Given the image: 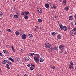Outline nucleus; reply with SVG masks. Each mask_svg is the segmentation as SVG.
<instances>
[{"mask_svg":"<svg viewBox=\"0 0 76 76\" xmlns=\"http://www.w3.org/2000/svg\"><path fill=\"white\" fill-rule=\"evenodd\" d=\"M39 55L38 54H35L34 55V59L36 63H39Z\"/></svg>","mask_w":76,"mask_h":76,"instance_id":"obj_1","label":"nucleus"},{"mask_svg":"<svg viewBox=\"0 0 76 76\" xmlns=\"http://www.w3.org/2000/svg\"><path fill=\"white\" fill-rule=\"evenodd\" d=\"M59 26L60 27V28L61 31H67V27H66L65 26H63V25L62 24H59Z\"/></svg>","mask_w":76,"mask_h":76,"instance_id":"obj_2","label":"nucleus"},{"mask_svg":"<svg viewBox=\"0 0 76 76\" xmlns=\"http://www.w3.org/2000/svg\"><path fill=\"white\" fill-rule=\"evenodd\" d=\"M45 46L46 48H50L51 47V45L48 43H45Z\"/></svg>","mask_w":76,"mask_h":76,"instance_id":"obj_3","label":"nucleus"},{"mask_svg":"<svg viewBox=\"0 0 76 76\" xmlns=\"http://www.w3.org/2000/svg\"><path fill=\"white\" fill-rule=\"evenodd\" d=\"M70 34L72 36H74V35H76V32L73 30H71L70 32Z\"/></svg>","mask_w":76,"mask_h":76,"instance_id":"obj_4","label":"nucleus"},{"mask_svg":"<svg viewBox=\"0 0 76 76\" xmlns=\"http://www.w3.org/2000/svg\"><path fill=\"white\" fill-rule=\"evenodd\" d=\"M37 10L39 13H41L42 12V9L41 8H38L37 9Z\"/></svg>","mask_w":76,"mask_h":76,"instance_id":"obj_5","label":"nucleus"},{"mask_svg":"<svg viewBox=\"0 0 76 76\" xmlns=\"http://www.w3.org/2000/svg\"><path fill=\"white\" fill-rule=\"evenodd\" d=\"M59 48L60 50H64V47L63 45H60L59 47Z\"/></svg>","mask_w":76,"mask_h":76,"instance_id":"obj_6","label":"nucleus"},{"mask_svg":"<svg viewBox=\"0 0 76 76\" xmlns=\"http://www.w3.org/2000/svg\"><path fill=\"white\" fill-rule=\"evenodd\" d=\"M21 37H22V39H26V35L24 34L22 35Z\"/></svg>","mask_w":76,"mask_h":76,"instance_id":"obj_7","label":"nucleus"},{"mask_svg":"<svg viewBox=\"0 0 76 76\" xmlns=\"http://www.w3.org/2000/svg\"><path fill=\"white\" fill-rule=\"evenodd\" d=\"M19 60H20V59L19 58L16 57L15 58V60L16 62H19Z\"/></svg>","mask_w":76,"mask_h":76,"instance_id":"obj_8","label":"nucleus"},{"mask_svg":"<svg viewBox=\"0 0 76 76\" xmlns=\"http://www.w3.org/2000/svg\"><path fill=\"white\" fill-rule=\"evenodd\" d=\"M49 51H50V52L51 53L52 52V51H54V49L53 48H50L49 49Z\"/></svg>","mask_w":76,"mask_h":76,"instance_id":"obj_9","label":"nucleus"},{"mask_svg":"<svg viewBox=\"0 0 76 76\" xmlns=\"http://www.w3.org/2000/svg\"><path fill=\"white\" fill-rule=\"evenodd\" d=\"M26 12L25 11L22 12L21 13V16H23V15H24V16H26Z\"/></svg>","mask_w":76,"mask_h":76,"instance_id":"obj_10","label":"nucleus"},{"mask_svg":"<svg viewBox=\"0 0 76 76\" xmlns=\"http://www.w3.org/2000/svg\"><path fill=\"white\" fill-rule=\"evenodd\" d=\"M50 7V5H49V4L48 3H47L45 4V7L46 8L48 9V8H49V7Z\"/></svg>","mask_w":76,"mask_h":76,"instance_id":"obj_11","label":"nucleus"},{"mask_svg":"<svg viewBox=\"0 0 76 76\" xmlns=\"http://www.w3.org/2000/svg\"><path fill=\"white\" fill-rule=\"evenodd\" d=\"M69 69H73V66L71 65H69Z\"/></svg>","mask_w":76,"mask_h":76,"instance_id":"obj_12","label":"nucleus"},{"mask_svg":"<svg viewBox=\"0 0 76 76\" xmlns=\"http://www.w3.org/2000/svg\"><path fill=\"white\" fill-rule=\"evenodd\" d=\"M51 9H56L57 8V6H56L54 5H53V7H51Z\"/></svg>","mask_w":76,"mask_h":76,"instance_id":"obj_13","label":"nucleus"},{"mask_svg":"<svg viewBox=\"0 0 76 76\" xmlns=\"http://www.w3.org/2000/svg\"><path fill=\"white\" fill-rule=\"evenodd\" d=\"M6 62H7V60H5L3 61L2 63L4 64H6Z\"/></svg>","mask_w":76,"mask_h":76,"instance_id":"obj_14","label":"nucleus"},{"mask_svg":"<svg viewBox=\"0 0 76 76\" xmlns=\"http://www.w3.org/2000/svg\"><path fill=\"white\" fill-rule=\"evenodd\" d=\"M34 53H29L28 55H29V56H34Z\"/></svg>","mask_w":76,"mask_h":76,"instance_id":"obj_15","label":"nucleus"},{"mask_svg":"<svg viewBox=\"0 0 76 76\" xmlns=\"http://www.w3.org/2000/svg\"><path fill=\"white\" fill-rule=\"evenodd\" d=\"M15 34L16 35L18 36V35H19V34H20V33H19V31H16L15 32Z\"/></svg>","mask_w":76,"mask_h":76,"instance_id":"obj_16","label":"nucleus"},{"mask_svg":"<svg viewBox=\"0 0 76 76\" xmlns=\"http://www.w3.org/2000/svg\"><path fill=\"white\" fill-rule=\"evenodd\" d=\"M57 38L58 39H61V36L60 34H58L57 36Z\"/></svg>","mask_w":76,"mask_h":76,"instance_id":"obj_17","label":"nucleus"},{"mask_svg":"<svg viewBox=\"0 0 76 76\" xmlns=\"http://www.w3.org/2000/svg\"><path fill=\"white\" fill-rule=\"evenodd\" d=\"M10 60H11V61L12 63H13V62H14V60L12 58V57H10Z\"/></svg>","mask_w":76,"mask_h":76,"instance_id":"obj_18","label":"nucleus"},{"mask_svg":"<svg viewBox=\"0 0 76 76\" xmlns=\"http://www.w3.org/2000/svg\"><path fill=\"white\" fill-rule=\"evenodd\" d=\"M44 61V60L42 58H40V62H43Z\"/></svg>","mask_w":76,"mask_h":76,"instance_id":"obj_19","label":"nucleus"},{"mask_svg":"<svg viewBox=\"0 0 76 76\" xmlns=\"http://www.w3.org/2000/svg\"><path fill=\"white\" fill-rule=\"evenodd\" d=\"M24 18L25 19H28L29 18V17H28L27 16V15H26L24 17Z\"/></svg>","mask_w":76,"mask_h":76,"instance_id":"obj_20","label":"nucleus"},{"mask_svg":"<svg viewBox=\"0 0 76 76\" xmlns=\"http://www.w3.org/2000/svg\"><path fill=\"white\" fill-rule=\"evenodd\" d=\"M64 9L65 10H66V11H67L68 10H69V7H67L66 6L64 8Z\"/></svg>","mask_w":76,"mask_h":76,"instance_id":"obj_21","label":"nucleus"},{"mask_svg":"<svg viewBox=\"0 0 76 76\" xmlns=\"http://www.w3.org/2000/svg\"><path fill=\"white\" fill-rule=\"evenodd\" d=\"M8 69H10V66H9V65L8 64H6V65Z\"/></svg>","mask_w":76,"mask_h":76,"instance_id":"obj_22","label":"nucleus"},{"mask_svg":"<svg viewBox=\"0 0 76 76\" xmlns=\"http://www.w3.org/2000/svg\"><path fill=\"white\" fill-rule=\"evenodd\" d=\"M7 63L9 64H10V66H12V62L9 61H7Z\"/></svg>","mask_w":76,"mask_h":76,"instance_id":"obj_23","label":"nucleus"},{"mask_svg":"<svg viewBox=\"0 0 76 76\" xmlns=\"http://www.w3.org/2000/svg\"><path fill=\"white\" fill-rule=\"evenodd\" d=\"M28 36H29V37H30L31 38H32L33 37V36L31 34H28Z\"/></svg>","mask_w":76,"mask_h":76,"instance_id":"obj_24","label":"nucleus"},{"mask_svg":"<svg viewBox=\"0 0 76 76\" xmlns=\"http://www.w3.org/2000/svg\"><path fill=\"white\" fill-rule=\"evenodd\" d=\"M11 48L12 50L13 51L14 53H15V49L14 48H13V46H12Z\"/></svg>","mask_w":76,"mask_h":76,"instance_id":"obj_25","label":"nucleus"},{"mask_svg":"<svg viewBox=\"0 0 76 76\" xmlns=\"http://www.w3.org/2000/svg\"><path fill=\"white\" fill-rule=\"evenodd\" d=\"M38 22L39 23H41L42 22V20L41 19H38Z\"/></svg>","mask_w":76,"mask_h":76,"instance_id":"obj_26","label":"nucleus"},{"mask_svg":"<svg viewBox=\"0 0 76 76\" xmlns=\"http://www.w3.org/2000/svg\"><path fill=\"white\" fill-rule=\"evenodd\" d=\"M7 31H8V32H11V31H12V30H11L7 28Z\"/></svg>","mask_w":76,"mask_h":76,"instance_id":"obj_27","label":"nucleus"},{"mask_svg":"<svg viewBox=\"0 0 76 76\" xmlns=\"http://www.w3.org/2000/svg\"><path fill=\"white\" fill-rule=\"evenodd\" d=\"M52 35L53 36H54V35H56V33L54 32H52Z\"/></svg>","mask_w":76,"mask_h":76,"instance_id":"obj_28","label":"nucleus"},{"mask_svg":"<svg viewBox=\"0 0 76 76\" xmlns=\"http://www.w3.org/2000/svg\"><path fill=\"white\" fill-rule=\"evenodd\" d=\"M34 67L32 66H31L30 68V70H34Z\"/></svg>","mask_w":76,"mask_h":76,"instance_id":"obj_29","label":"nucleus"},{"mask_svg":"<svg viewBox=\"0 0 76 76\" xmlns=\"http://www.w3.org/2000/svg\"><path fill=\"white\" fill-rule=\"evenodd\" d=\"M3 15V12L1 11H0V16H1Z\"/></svg>","mask_w":76,"mask_h":76,"instance_id":"obj_30","label":"nucleus"},{"mask_svg":"<svg viewBox=\"0 0 76 76\" xmlns=\"http://www.w3.org/2000/svg\"><path fill=\"white\" fill-rule=\"evenodd\" d=\"M14 17L16 19L17 18H18V16L16 15H15L14 16Z\"/></svg>","mask_w":76,"mask_h":76,"instance_id":"obj_31","label":"nucleus"},{"mask_svg":"<svg viewBox=\"0 0 76 76\" xmlns=\"http://www.w3.org/2000/svg\"><path fill=\"white\" fill-rule=\"evenodd\" d=\"M70 64H71V65H72V66H73L74 64H73V62L71 61L70 62Z\"/></svg>","mask_w":76,"mask_h":76,"instance_id":"obj_32","label":"nucleus"},{"mask_svg":"<svg viewBox=\"0 0 76 76\" xmlns=\"http://www.w3.org/2000/svg\"><path fill=\"white\" fill-rule=\"evenodd\" d=\"M51 68H52V69H54V70H56V67L54 66H53V67Z\"/></svg>","mask_w":76,"mask_h":76,"instance_id":"obj_33","label":"nucleus"},{"mask_svg":"<svg viewBox=\"0 0 76 76\" xmlns=\"http://www.w3.org/2000/svg\"><path fill=\"white\" fill-rule=\"evenodd\" d=\"M69 20H72V16H69Z\"/></svg>","mask_w":76,"mask_h":76,"instance_id":"obj_34","label":"nucleus"},{"mask_svg":"<svg viewBox=\"0 0 76 76\" xmlns=\"http://www.w3.org/2000/svg\"><path fill=\"white\" fill-rule=\"evenodd\" d=\"M25 60L26 61H29V59L28 58H25Z\"/></svg>","mask_w":76,"mask_h":76,"instance_id":"obj_35","label":"nucleus"},{"mask_svg":"<svg viewBox=\"0 0 76 76\" xmlns=\"http://www.w3.org/2000/svg\"><path fill=\"white\" fill-rule=\"evenodd\" d=\"M26 15H27L28 14L29 15L30 14L29 12H28V11H27V12H26Z\"/></svg>","mask_w":76,"mask_h":76,"instance_id":"obj_36","label":"nucleus"},{"mask_svg":"<svg viewBox=\"0 0 76 76\" xmlns=\"http://www.w3.org/2000/svg\"><path fill=\"white\" fill-rule=\"evenodd\" d=\"M54 47V50H57V47L56 46H55Z\"/></svg>","mask_w":76,"mask_h":76,"instance_id":"obj_37","label":"nucleus"},{"mask_svg":"<svg viewBox=\"0 0 76 76\" xmlns=\"http://www.w3.org/2000/svg\"><path fill=\"white\" fill-rule=\"evenodd\" d=\"M63 3L65 4H66V0H64L63 1Z\"/></svg>","mask_w":76,"mask_h":76,"instance_id":"obj_38","label":"nucleus"},{"mask_svg":"<svg viewBox=\"0 0 76 76\" xmlns=\"http://www.w3.org/2000/svg\"><path fill=\"white\" fill-rule=\"evenodd\" d=\"M0 56L1 57V56H3V54L1 52H0Z\"/></svg>","mask_w":76,"mask_h":76,"instance_id":"obj_39","label":"nucleus"},{"mask_svg":"<svg viewBox=\"0 0 76 76\" xmlns=\"http://www.w3.org/2000/svg\"><path fill=\"white\" fill-rule=\"evenodd\" d=\"M31 66H32V67H35V66L34 64H31Z\"/></svg>","mask_w":76,"mask_h":76,"instance_id":"obj_40","label":"nucleus"},{"mask_svg":"<svg viewBox=\"0 0 76 76\" xmlns=\"http://www.w3.org/2000/svg\"><path fill=\"white\" fill-rule=\"evenodd\" d=\"M61 51H60V53H63V50H61Z\"/></svg>","mask_w":76,"mask_h":76,"instance_id":"obj_41","label":"nucleus"},{"mask_svg":"<svg viewBox=\"0 0 76 76\" xmlns=\"http://www.w3.org/2000/svg\"><path fill=\"white\" fill-rule=\"evenodd\" d=\"M73 30L74 31H76V27H75L73 28Z\"/></svg>","mask_w":76,"mask_h":76,"instance_id":"obj_42","label":"nucleus"},{"mask_svg":"<svg viewBox=\"0 0 76 76\" xmlns=\"http://www.w3.org/2000/svg\"><path fill=\"white\" fill-rule=\"evenodd\" d=\"M34 31L35 32H36V31H37V28H35Z\"/></svg>","mask_w":76,"mask_h":76,"instance_id":"obj_43","label":"nucleus"},{"mask_svg":"<svg viewBox=\"0 0 76 76\" xmlns=\"http://www.w3.org/2000/svg\"><path fill=\"white\" fill-rule=\"evenodd\" d=\"M31 66V65L30 64H28L27 65V66L28 67H29Z\"/></svg>","mask_w":76,"mask_h":76,"instance_id":"obj_44","label":"nucleus"},{"mask_svg":"<svg viewBox=\"0 0 76 76\" xmlns=\"http://www.w3.org/2000/svg\"><path fill=\"white\" fill-rule=\"evenodd\" d=\"M71 25H73V23L72 22H71Z\"/></svg>","mask_w":76,"mask_h":76,"instance_id":"obj_45","label":"nucleus"},{"mask_svg":"<svg viewBox=\"0 0 76 76\" xmlns=\"http://www.w3.org/2000/svg\"><path fill=\"white\" fill-rule=\"evenodd\" d=\"M68 29H70V27L69 26L68 27H67Z\"/></svg>","mask_w":76,"mask_h":76,"instance_id":"obj_46","label":"nucleus"},{"mask_svg":"<svg viewBox=\"0 0 76 76\" xmlns=\"http://www.w3.org/2000/svg\"><path fill=\"white\" fill-rule=\"evenodd\" d=\"M5 53V54H8V52L6 51Z\"/></svg>","mask_w":76,"mask_h":76,"instance_id":"obj_47","label":"nucleus"},{"mask_svg":"<svg viewBox=\"0 0 76 76\" xmlns=\"http://www.w3.org/2000/svg\"><path fill=\"white\" fill-rule=\"evenodd\" d=\"M5 51H6V50H3V52H4V53H5Z\"/></svg>","mask_w":76,"mask_h":76,"instance_id":"obj_48","label":"nucleus"},{"mask_svg":"<svg viewBox=\"0 0 76 76\" xmlns=\"http://www.w3.org/2000/svg\"><path fill=\"white\" fill-rule=\"evenodd\" d=\"M49 5H50V6H51V5H52V4L51 3H49Z\"/></svg>","mask_w":76,"mask_h":76,"instance_id":"obj_49","label":"nucleus"},{"mask_svg":"<svg viewBox=\"0 0 76 76\" xmlns=\"http://www.w3.org/2000/svg\"><path fill=\"white\" fill-rule=\"evenodd\" d=\"M35 27H36V28H38V26H35Z\"/></svg>","mask_w":76,"mask_h":76,"instance_id":"obj_50","label":"nucleus"},{"mask_svg":"<svg viewBox=\"0 0 76 76\" xmlns=\"http://www.w3.org/2000/svg\"><path fill=\"white\" fill-rule=\"evenodd\" d=\"M21 52H23V49H21Z\"/></svg>","mask_w":76,"mask_h":76,"instance_id":"obj_51","label":"nucleus"},{"mask_svg":"<svg viewBox=\"0 0 76 76\" xmlns=\"http://www.w3.org/2000/svg\"><path fill=\"white\" fill-rule=\"evenodd\" d=\"M62 0H59V1H60V2H61V3L62 2Z\"/></svg>","mask_w":76,"mask_h":76,"instance_id":"obj_52","label":"nucleus"},{"mask_svg":"<svg viewBox=\"0 0 76 76\" xmlns=\"http://www.w3.org/2000/svg\"><path fill=\"white\" fill-rule=\"evenodd\" d=\"M24 76H27V74H25L24 75Z\"/></svg>","mask_w":76,"mask_h":76,"instance_id":"obj_53","label":"nucleus"},{"mask_svg":"<svg viewBox=\"0 0 76 76\" xmlns=\"http://www.w3.org/2000/svg\"><path fill=\"white\" fill-rule=\"evenodd\" d=\"M56 17H57V16H56L55 17V18H56Z\"/></svg>","mask_w":76,"mask_h":76,"instance_id":"obj_54","label":"nucleus"},{"mask_svg":"<svg viewBox=\"0 0 76 76\" xmlns=\"http://www.w3.org/2000/svg\"><path fill=\"white\" fill-rule=\"evenodd\" d=\"M1 18H0V20H1Z\"/></svg>","mask_w":76,"mask_h":76,"instance_id":"obj_55","label":"nucleus"},{"mask_svg":"<svg viewBox=\"0 0 76 76\" xmlns=\"http://www.w3.org/2000/svg\"><path fill=\"white\" fill-rule=\"evenodd\" d=\"M75 70H76V67L75 68Z\"/></svg>","mask_w":76,"mask_h":76,"instance_id":"obj_56","label":"nucleus"},{"mask_svg":"<svg viewBox=\"0 0 76 76\" xmlns=\"http://www.w3.org/2000/svg\"><path fill=\"white\" fill-rule=\"evenodd\" d=\"M65 54H67V52H65Z\"/></svg>","mask_w":76,"mask_h":76,"instance_id":"obj_57","label":"nucleus"},{"mask_svg":"<svg viewBox=\"0 0 76 76\" xmlns=\"http://www.w3.org/2000/svg\"><path fill=\"white\" fill-rule=\"evenodd\" d=\"M17 76H19V75H17Z\"/></svg>","mask_w":76,"mask_h":76,"instance_id":"obj_58","label":"nucleus"},{"mask_svg":"<svg viewBox=\"0 0 76 76\" xmlns=\"http://www.w3.org/2000/svg\"><path fill=\"white\" fill-rule=\"evenodd\" d=\"M75 25H76V22L75 23Z\"/></svg>","mask_w":76,"mask_h":76,"instance_id":"obj_59","label":"nucleus"},{"mask_svg":"<svg viewBox=\"0 0 76 76\" xmlns=\"http://www.w3.org/2000/svg\"><path fill=\"white\" fill-rule=\"evenodd\" d=\"M13 1H15V0H13Z\"/></svg>","mask_w":76,"mask_h":76,"instance_id":"obj_60","label":"nucleus"}]
</instances>
